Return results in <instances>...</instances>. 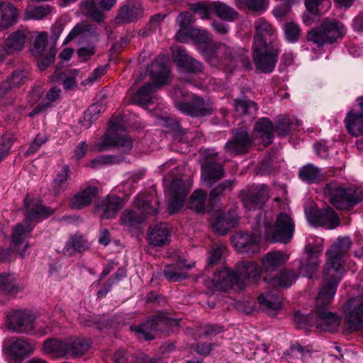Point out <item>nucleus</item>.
<instances>
[{"instance_id":"f257e3e1","label":"nucleus","mask_w":363,"mask_h":363,"mask_svg":"<svg viewBox=\"0 0 363 363\" xmlns=\"http://www.w3.org/2000/svg\"><path fill=\"white\" fill-rule=\"evenodd\" d=\"M294 224L291 217L284 213L277 216L276 222L272 213L260 215L252 234L240 232L232 237V242L236 250L242 253H257L259 250V240L262 236L274 242L286 243L292 238Z\"/></svg>"},{"instance_id":"f03ea898","label":"nucleus","mask_w":363,"mask_h":363,"mask_svg":"<svg viewBox=\"0 0 363 363\" xmlns=\"http://www.w3.org/2000/svg\"><path fill=\"white\" fill-rule=\"evenodd\" d=\"M253 60L256 67L263 72H271L275 67L278 51L273 43L277 30L264 18L254 22Z\"/></svg>"},{"instance_id":"7ed1b4c3","label":"nucleus","mask_w":363,"mask_h":363,"mask_svg":"<svg viewBox=\"0 0 363 363\" xmlns=\"http://www.w3.org/2000/svg\"><path fill=\"white\" fill-rule=\"evenodd\" d=\"M352 245L350 237L339 238L326 252L327 260L324 268V280L330 284L328 291V300L335 294L337 286L345 272L342 257Z\"/></svg>"},{"instance_id":"20e7f679","label":"nucleus","mask_w":363,"mask_h":363,"mask_svg":"<svg viewBox=\"0 0 363 363\" xmlns=\"http://www.w3.org/2000/svg\"><path fill=\"white\" fill-rule=\"evenodd\" d=\"M260 278V272L258 267L249 261L241 262L237 264L235 272L226 267L218 271L213 277L214 287L219 291H226L233 286L243 289L247 279L253 282Z\"/></svg>"},{"instance_id":"39448f33","label":"nucleus","mask_w":363,"mask_h":363,"mask_svg":"<svg viewBox=\"0 0 363 363\" xmlns=\"http://www.w3.org/2000/svg\"><path fill=\"white\" fill-rule=\"evenodd\" d=\"M134 205L135 210H125L121 216L122 223L129 229L136 228L145 219L157 216L160 211V202L156 196H138Z\"/></svg>"},{"instance_id":"423d86ee","label":"nucleus","mask_w":363,"mask_h":363,"mask_svg":"<svg viewBox=\"0 0 363 363\" xmlns=\"http://www.w3.org/2000/svg\"><path fill=\"white\" fill-rule=\"evenodd\" d=\"M240 55L233 52L230 48L223 44H216L208 47L203 51V55L209 64L213 67H219L226 72H232L235 63L240 62L243 66L250 64L248 57L245 54V50H242Z\"/></svg>"},{"instance_id":"0eeeda50","label":"nucleus","mask_w":363,"mask_h":363,"mask_svg":"<svg viewBox=\"0 0 363 363\" xmlns=\"http://www.w3.org/2000/svg\"><path fill=\"white\" fill-rule=\"evenodd\" d=\"M6 324L13 332L43 336L50 332L49 325L44 326L35 323V317L28 311L17 310L7 315Z\"/></svg>"},{"instance_id":"6e6552de","label":"nucleus","mask_w":363,"mask_h":363,"mask_svg":"<svg viewBox=\"0 0 363 363\" xmlns=\"http://www.w3.org/2000/svg\"><path fill=\"white\" fill-rule=\"evenodd\" d=\"M169 72V68L164 62L157 60L153 62L149 69L153 82L145 84L133 94L130 98L131 102L140 106H147L151 103V93L167 82Z\"/></svg>"},{"instance_id":"1a4fd4ad","label":"nucleus","mask_w":363,"mask_h":363,"mask_svg":"<svg viewBox=\"0 0 363 363\" xmlns=\"http://www.w3.org/2000/svg\"><path fill=\"white\" fill-rule=\"evenodd\" d=\"M164 186L169 196L168 208L170 213L179 211L183 206L187 195L186 185L182 179V169L174 167L164 178Z\"/></svg>"},{"instance_id":"9d476101","label":"nucleus","mask_w":363,"mask_h":363,"mask_svg":"<svg viewBox=\"0 0 363 363\" xmlns=\"http://www.w3.org/2000/svg\"><path fill=\"white\" fill-rule=\"evenodd\" d=\"M330 284L325 285L320 291L315 299V315L314 325L322 331L334 332L340 324V317L333 313L329 312L325 307L331 303L335 294L328 300V291Z\"/></svg>"},{"instance_id":"9b49d317","label":"nucleus","mask_w":363,"mask_h":363,"mask_svg":"<svg viewBox=\"0 0 363 363\" xmlns=\"http://www.w3.org/2000/svg\"><path fill=\"white\" fill-rule=\"evenodd\" d=\"M324 196L335 208L350 210L363 200V191L359 189H344L337 183L328 184L323 189Z\"/></svg>"},{"instance_id":"f8f14e48","label":"nucleus","mask_w":363,"mask_h":363,"mask_svg":"<svg viewBox=\"0 0 363 363\" xmlns=\"http://www.w3.org/2000/svg\"><path fill=\"white\" fill-rule=\"evenodd\" d=\"M345 33L346 29L342 23L334 19H325L318 28L308 32L307 38L320 47L325 43H333Z\"/></svg>"},{"instance_id":"ddd939ff","label":"nucleus","mask_w":363,"mask_h":363,"mask_svg":"<svg viewBox=\"0 0 363 363\" xmlns=\"http://www.w3.org/2000/svg\"><path fill=\"white\" fill-rule=\"evenodd\" d=\"M345 320L351 331L363 328V296L352 298L344 308Z\"/></svg>"},{"instance_id":"4468645a","label":"nucleus","mask_w":363,"mask_h":363,"mask_svg":"<svg viewBox=\"0 0 363 363\" xmlns=\"http://www.w3.org/2000/svg\"><path fill=\"white\" fill-rule=\"evenodd\" d=\"M169 324V320L162 313L157 314L154 318L139 326H132L131 330L135 332L139 339L150 340L155 338V333L164 331Z\"/></svg>"},{"instance_id":"2eb2a0df","label":"nucleus","mask_w":363,"mask_h":363,"mask_svg":"<svg viewBox=\"0 0 363 363\" xmlns=\"http://www.w3.org/2000/svg\"><path fill=\"white\" fill-rule=\"evenodd\" d=\"M253 143L254 139L247 130L239 128L233 130V137L226 143L225 150L230 154H242L249 151Z\"/></svg>"},{"instance_id":"dca6fc26","label":"nucleus","mask_w":363,"mask_h":363,"mask_svg":"<svg viewBox=\"0 0 363 363\" xmlns=\"http://www.w3.org/2000/svg\"><path fill=\"white\" fill-rule=\"evenodd\" d=\"M322 240H317L315 245L308 242L306 247V252L300 266L301 271L308 277H311L315 268L320 263L319 255L323 251Z\"/></svg>"},{"instance_id":"f3484780","label":"nucleus","mask_w":363,"mask_h":363,"mask_svg":"<svg viewBox=\"0 0 363 363\" xmlns=\"http://www.w3.org/2000/svg\"><path fill=\"white\" fill-rule=\"evenodd\" d=\"M144 13L141 3L138 0H127L120 7L116 21L117 23H130L142 18Z\"/></svg>"},{"instance_id":"a211bd4d","label":"nucleus","mask_w":363,"mask_h":363,"mask_svg":"<svg viewBox=\"0 0 363 363\" xmlns=\"http://www.w3.org/2000/svg\"><path fill=\"white\" fill-rule=\"evenodd\" d=\"M32 230L33 226L27 221L25 224L18 223L12 228L11 243L12 247L18 252L21 258L24 257L25 252L29 247L26 240Z\"/></svg>"},{"instance_id":"6ab92c4d","label":"nucleus","mask_w":363,"mask_h":363,"mask_svg":"<svg viewBox=\"0 0 363 363\" xmlns=\"http://www.w3.org/2000/svg\"><path fill=\"white\" fill-rule=\"evenodd\" d=\"M123 207V200L116 195H108L101 199L95 207V213L103 219L114 218Z\"/></svg>"},{"instance_id":"aec40b11","label":"nucleus","mask_w":363,"mask_h":363,"mask_svg":"<svg viewBox=\"0 0 363 363\" xmlns=\"http://www.w3.org/2000/svg\"><path fill=\"white\" fill-rule=\"evenodd\" d=\"M24 206L26 221L28 223L38 222L40 219L49 217L55 212L53 208L43 206L41 200L30 199L28 196L24 199Z\"/></svg>"},{"instance_id":"412c9836","label":"nucleus","mask_w":363,"mask_h":363,"mask_svg":"<svg viewBox=\"0 0 363 363\" xmlns=\"http://www.w3.org/2000/svg\"><path fill=\"white\" fill-rule=\"evenodd\" d=\"M175 106L181 112L191 116H202L211 113L212 104L210 101L204 100L199 96H192L191 102L176 101Z\"/></svg>"},{"instance_id":"4be33fe9","label":"nucleus","mask_w":363,"mask_h":363,"mask_svg":"<svg viewBox=\"0 0 363 363\" xmlns=\"http://www.w3.org/2000/svg\"><path fill=\"white\" fill-rule=\"evenodd\" d=\"M306 217L310 223L317 226H323L328 229H334L338 225L339 219L335 212L330 208L307 212Z\"/></svg>"},{"instance_id":"5701e85b","label":"nucleus","mask_w":363,"mask_h":363,"mask_svg":"<svg viewBox=\"0 0 363 363\" xmlns=\"http://www.w3.org/2000/svg\"><path fill=\"white\" fill-rule=\"evenodd\" d=\"M289 257L288 256L280 251H272L267 253L261 259L262 267L255 262L252 264H256L260 273L262 272L265 274L264 277H273V274L277 269L286 262ZM252 263V262H250Z\"/></svg>"},{"instance_id":"b1692460","label":"nucleus","mask_w":363,"mask_h":363,"mask_svg":"<svg viewBox=\"0 0 363 363\" xmlns=\"http://www.w3.org/2000/svg\"><path fill=\"white\" fill-rule=\"evenodd\" d=\"M172 229L167 223L150 225L147 231V242L155 247H163L171 241Z\"/></svg>"},{"instance_id":"393cba45","label":"nucleus","mask_w":363,"mask_h":363,"mask_svg":"<svg viewBox=\"0 0 363 363\" xmlns=\"http://www.w3.org/2000/svg\"><path fill=\"white\" fill-rule=\"evenodd\" d=\"M29 37L27 28H21L12 32L6 38L3 44L2 50L7 54H13L21 51L25 47Z\"/></svg>"},{"instance_id":"a878e982","label":"nucleus","mask_w":363,"mask_h":363,"mask_svg":"<svg viewBox=\"0 0 363 363\" xmlns=\"http://www.w3.org/2000/svg\"><path fill=\"white\" fill-rule=\"evenodd\" d=\"M268 187L264 184L256 186L243 199V205L248 211L259 208L268 199Z\"/></svg>"},{"instance_id":"bb28decb","label":"nucleus","mask_w":363,"mask_h":363,"mask_svg":"<svg viewBox=\"0 0 363 363\" xmlns=\"http://www.w3.org/2000/svg\"><path fill=\"white\" fill-rule=\"evenodd\" d=\"M18 16V10L12 3L0 0V30L13 26L17 23Z\"/></svg>"},{"instance_id":"cd10ccee","label":"nucleus","mask_w":363,"mask_h":363,"mask_svg":"<svg viewBox=\"0 0 363 363\" xmlns=\"http://www.w3.org/2000/svg\"><path fill=\"white\" fill-rule=\"evenodd\" d=\"M98 189L95 186H88L74 194L69 202V206L72 209L80 210L90 205L97 196Z\"/></svg>"},{"instance_id":"c85d7f7f","label":"nucleus","mask_w":363,"mask_h":363,"mask_svg":"<svg viewBox=\"0 0 363 363\" xmlns=\"http://www.w3.org/2000/svg\"><path fill=\"white\" fill-rule=\"evenodd\" d=\"M223 174V167L217 162L206 161L201 166V180L207 186H210L222 179Z\"/></svg>"},{"instance_id":"c756f323","label":"nucleus","mask_w":363,"mask_h":363,"mask_svg":"<svg viewBox=\"0 0 363 363\" xmlns=\"http://www.w3.org/2000/svg\"><path fill=\"white\" fill-rule=\"evenodd\" d=\"M357 101L362 113H354L350 111L345 119L348 132L354 136L363 135V96L359 97Z\"/></svg>"},{"instance_id":"7c9ffc66","label":"nucleus","mask_w":363,"mask_h":363,"mask_svg":"<svg viewBox=\"0 0 363 363\" xmlns=\"http://www.w3.org/2000/svg\"><path fill=\"white\" fill-rule=\"evenodd\" d=\"M238 217L235 211H229L228 214L217 216L212 223V228L218 235H225L238 223Z\"/></svg>"},{"instance_id":"2f4dec72","label":"nucleus","mask_w":363,"mask_h":363,"mask_svg":"<svg viewBox=\"0 0 363 363\" xmlns=\"http://www.w3.org/2000/svg\"><path fill=\"white\" fill-rule=\"evenodd\" d=\"M193 21V16L190 12H182L177 18V23L179 28L175 35L177 40L179 43H186L189 41L190 34L193 30L191 28V24Z\"/></svg>"},{"instance_id":"473e14b6","label":"nucleus","mask_w":363,"mask_h":363,"mask_svg":"<svg viewBox=\"0 0 363 363\" xmlns=\"http://www.w3.org/2000/svg\"><path fill=\"white\" fill-rule=\"evenodd\" d=\"M174 60L178 65L188 72H196L202 71L201 63L187 55L184 50L177 47L174 50Z\"/></svg>"},{"instance_id":"72a5a7b5","label":"nucleus","mask_w":363,"mask_h":363,"mask_svg":"<svg viewBox=\"0 0 363 363\" xmlns=\"http://www.w3.org/2000/svg\"><path fill=\"white\" fill-rule=\"evenodd\" d=\"M111 147H116L118 150L127 152L132 149L133 141L128 136L113 138L106 135L104 142L98 145V150L105 151Z\"/></svg>"},{"instance_id":"f704fd0d","label":"nucleus","mask_w":363,"mask_h":363,"mask_svg":"<svg viewBox=\"0 0 363 363\" xmlns=\"http://www.w3.org/2000/svg\"><path fill=\"white\" fill-rule=\"evenodd\" d=\"M297 275L292 271L282 269L273 277H264V281L274 287H289L296 280Z\"/></svg>"},{"instance_id":"c9c22d12","label":"nucleus","mask_w":363,"mask_h":363,"mask_svg":"<svg viewBox=\"0 0 363 363\" xmlns=\"http://www.w3.org/2000/svg\"><path fill=\"white\" fill-rule=\"evenodd\" d=\"M43 350L45 353L54 357H62L67 355V338H50L44 342Z\"/></svg>"},{"instance_id":"e433bc0d","label":"nucleus","mask_w":363,"mask_h":363,"mask_svg":"<svg viewBox=\"0 0 363 363\" xmlns=\"http://www.w3.org/2000/svg\"><path fill=\"white\" fill-rule=\"evenodd\" d=\"M81 12L94 21L101 22L105 18V14L99 8L98 0H82L79 4Z\"/></svg>"},{"instance_id":"4c0bfd02","label":"nucleus","mask_w":363,"mask_h":363,"mask_svg":"<svg viewBox=\"0 0 363 363\" xmlns=\"http://www.w3.org/2000/svg\"><path fill=\"white\" fill-rule=\"evenodd\" d=\"M190 268V265L178 262L167 266L164 269V274L169 281L176 282L187 278Z\"/></svg>"},{"instance_id":"58836bf2","label":"nucleus","mask_w":363,"mask_h":363,"mask_svg":"<svg viewBox=\"0 0 363 363\" xmlns=\"http://www.w3.org/2000/svg\"><path fill=\"white\" fill-rule=\"evenodd\" d=\"M255 131L257 137L262 139L264 145H267L272 143L273 138V131L274 126L267 118H262L255 126Z\"/></svg>"},{"instance_id":"ea45409f","label":"nucleus","mask_w":363,"mask_h":363,"mask_svg":"<svg viewBox=\"0 0 363 363\" xmlns=\"http://www.w3.org/2000/svg\"><path fill=\"white\" fill-rule=\"evenodd\" d=\"M8 350L15 358L24 357L33 352L34 344L27 340L18 338L8 346Z\"/></svg>"},{"instance_id":"a19ab883","label":"nucleus","mask_w":363,"mask_h":363,"mask_svg":"<svg viewBox=\"0 0 363 363\" xmlns=\"http://www.w3.org/2000/svg\"><path fill=\"white\" fill-rule=\"evenodd\" d=\"M67 354L74 357L83 355L90 347L88 340L79 337L67 338Z\"/></svg>"},{"instance_id":"79ce46f5","label":"nucleus","mask_w":363,"mask_h":363,"mask_svg":"<svg viewBox=\"0 0 363 363\" xmlns=\"http://www.w3.org/2000/svg\"><path fill=\"white\" fill-rule=\"evenodd\" d=\"M20 291L17 276L9 272L0 273V292L3 294L17 293Z\"/></svg>"},{"instance_id":"37998d69","label":"nucleus","mask_w":363,"mask_h":363,"mask_svg":"<svg viewBox=\"0 0 363 363\" xmlns=\"http://www.w3.org/2000/svg\"><path fill=\"white\" fill-rule=\"evenodd\" d=\"M96 26L93 24L81 22L72 28L65 38L64 43L67 44L70 40L77 37L86 38L90 35H94L96 34Z\"/></svg>"},{"instance_id":"c03bdc74","label":"nucleus","mask_w":363,"mask_h":363,"mask_svg":"<svg viewBox=\"0 0 363 363\" xmlns=\"http://www.w3.org/2000/svg\"><path fill=\"white\" fill-rule=\"evenodd\" d=\"M28 77V72L23 69H18L11 72L10 76L4 80L1 86L4 91H9L22 84Z\"/></svg>"},{"instance_id":"a18cd8bd","label":"nucleus","mask_w":363,"mask_h":363,"mask_svg":"<svg viewBox=\"0 0 363 363\" xmlns=\"http://www.w3.org/2000/svg\"><path fill=\"white\" fill-rule=\"evenodd\" d=\"M258 301L262 308L270 314H272L271 312L277 311L281 307V298L271 292L260 295Z\"/></svg>"},{"instance_id":"49530a36","label":"nucleus","mask_w":363,"mask_h":363,"mask_svg":"<svg viewBox=\"0 0 363 363\" xmlns=\"http://www.w3.org/2000/svg\"><path fill=\"white\" fill-rule=\"evenodd\" d=\"M89 247L87 240L81 235L75 234L67 242L64 247V252L72 255L77 252H80Z\"/></svg>"},{"instance_id":"de8ad7c7","label":"nucleus","mask_w":363,"mask_h":363,"mask_svg":"<svg viewBox=\"0 0 363 363\" xmlns=\"http://www.w3.org/2000/svg\"><path fill=\"white\" fill-rule=\"evenodd\" d=\"M213 10L218 18L227 21H233L238 16L233 8L220 1H213Z\"/></svg>"},{"instance_id":"09e8293b","label":"nucleus","mask_w":363,"mask_h":363,"mask_svg":"<svg viewBox=\"0 0 363 363\" xmlns=\"http://www.w3.org/2000/svg\"><path fill=\"white\" fill-rule=\"evenodd\" d=\"M300 179L309 184L318 182L322 177L321 170L313 164H307L299 170Z\"/></svg>"},{"instance_id":"8fccbe9b","label":"nucleus","mask_w":363,"mask_h":363,"mask_svg":"<svg viewBox=\"0 0 363 363\" xmlns=\"http://www.w3.org/2000/svg\"><path fill=\"white\" fill-rule=\"evenodd\" d=\"M69 168L67 165H64L60 172H58L56 177L53 179L51 184V190L55 195H58L67 188V182L69 178Z\"/></svg>"},{"instance_id":"3c124183","label":"nucleus","mask_w":363,"mask_h":363,"mask_svg":"<svg viewBox=\"0 0 363 363\" xmlns=\"http://www.w3.org/2000/svg\"><path fill=\"white\" fill-rule=\"evenodd\" d=\"M206 200L207 194L205 191L201 189L196 190L190 196L189 208L199 213L203 212Z\"/></svg>"},{"instance_id":"603ef678","label":"nucleus","mask_w":363,"mask_h":363,"mask_svg":"<svg viewBox=\"0 0 363 363\" xmlns=\"http://www.w3.org/2000/svg\"><path fill=\"white\" fill-rule=\"evenodd\" d=\"M48 33L46 32H39L35 36L30 52L34 56H42L43 54L48 52L45 49L48 43Z\"/></svg>"},{"instance_id":"864d4df0","label":"nucleus","mask_w":363,"mask_h":363,"mask_svg":"<svg viewBox=\"0 0 363 363\" xmlns=\"http://www.w3.org/2000/svg\"><path fill=\"white\" fill-rule=\"evenodd\" d=\"M234 106L239 115L255 114L257 110V106L255 102L245 99H235Z\"/></svg>"},{"instance_id":"5fc2aeb1","label":"nucleus","mask_w":363,"mask_h":363,"mask_svg":"<svg viewBox=\"0 0 363 363\" xmlns=\"http://www.w3.org/2000/svg\"><path fill=\"white\" fill-rule=\"evenodd\" d=\"M238 2L245 6L249 10L262 14L267 9L269 6L268 0H237Z\"/></svg>"},{"instance_id":"6e6d98bb","label":"nucleus","mask_w":363,"mask_h":363,"mask_svg":"<svg viewBox=\"0 0 363 363\" xmlns=\"http://www.w3.org/2000/svg\"><path fill=\"white\" fill-rule=\"evenodd\" d=\"M51 7L49 6H40L27 9L24 13L25 20H40L48 16L51 12Z\"/></svg>"},{"instance_id":"4d7b16f0","label":"nucleus","mask_w":363,"mask_h":363,"mask_svg":"<svg viewBox=\"0 0 363 363\" xmlns=\"http://www.w3.org/2000/svg\"><path fill=\"white\" fill-rule=\"evenodd\" d=\"M191 10L199 14L201 18H209L213 13V2H199L190 6Z\"/></svg>"},{"instance_id":"13d9d810","label":"nucleus","mask_w":363,"mask_h":363,"mask_svg":"<svg viewBox=\"0 0 363 363\" xmlns=\"http://www.w3.org/2000/svg\"><path fill=\"white\" fill-rule=\"evenodd\" d=\"M284 33L289 42H296L301 35V29L298 24L294 22H288L284 25Z\"/></svg>"},{"instance_id":"bf43d9fd","label":"nucleus","mask_w":363,"mask_h":363,"mask_svg":"<svg viewBox=\"0 0 363 363\" xmlns=\"http://www.w3.org/2000/svg\"><path fill=\"white\" fill-rule=\"evenodd\" d=\"M57 51L55 47H51L48 49V52L39 56L40 59L38 61V65L40 70H45L52 62L56 55Z\"/></svg>"},{"instance_id":"052dcab7","label":"nucleus","mask_w":363,"mask_h":363,"mask_svg":"<svg viewBox=\"0 0 363 363\" xmlns=\"http://www.w3.org/2000/svg\"><path fill=\"white\" fill-rule=\"evenodd\" d=\"M315 311L310 315H304L300 312L294 314V321L299 328L314 325Z\"/></svg>"},{"instance_id":"680f3d73","label":"nucleus","mask_w":363,"mask_h":363,"mask_svg":"<svg viewBox=\"0 0 363 363\" xmlns=\"http://www.w3.org/2000/svg\"><path fill=\"white\" fill-rule=\"evenodd\" d=\"M324 0H305V6L308 13H305L303 16V20L306 25H311V21L308 18L309 14L315 15L318 11V6Z\"/></svg>"},{"instance_id":"e2e57ef3","label":"nucleus","mask_w":363,"mask_h":363,"mask_svg":"<svg viewBox=\"0 0 363 363\" xmlns=\"http://www.w3.org/2000/svg\"><path fill=\"white\" fill-rule=\"evenodd\" d=\"M292 125L293 123L290 118H283L277 121L276 126H274V131L279 135L284 136L291 132Z\"/></svg>"},{"instance_id":"0e129e2a","label":"nucleus","mask_w":363,"mask_h":363,"mask_svg":"<svg viewBox=\"0 0 363 363\" xmlns=\"http://www.w3.org/2000/svg\"><path fill=\"white\" fill-rule=\"evenodd\" d=\"M190 36H193L199 44L208 45L212 41V35L206 30L194 29Z\"/></svg>"},{"instance_id":"69168bd1","label":"nucleus","mask_w":363,"mask_h":363,"mask_svg":"<svg viewBox=\"0 0 363 363\" xmlns=\"http://www.w3.org/2000/svg\"><path fill=\"white\" fill-rule=\"evenodd\" d=\"M47 140L48 138L45 135L38 134L26 152V155L29 156L35 153Z\"/></svg>"},{"instance_id":"338daca9","label":"nucleus","mask_w":363,"mask_h":363,"mask_svg":"<svg viewBox=\"0 0 363 363\" xmlns=\"http://www.w3.org/2000/svg\"><path fill=\"white\" fill-rule=\"evenodd\" d=\"M232 182L225 180L214 188L210 193V201L213 202L216 197L220 196L225 190L230 189Z\"/></svg>"},{"instance_id":"774afa93","label":"nucleus","mask_w":363,"mask_h":363,"mask_svg":"<svg viewBox=\"0 0 363 363\" xmlns=\"http://www.w3.org/2000/svg\"><path fill=\"white\" fill-rule=\"evenodd\" d=\"M106 72V68L98 67L96 68L90 75L82 82L83 85L93 84L95 82L98 81Z\"/></svg>"}]
</instances>
